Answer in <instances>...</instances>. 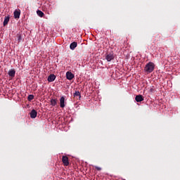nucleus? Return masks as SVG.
<instances>
[{
	"label": "nucleus",
	"mask_w": 180,
	"mask_h": 180,
	"mask_svg": "<svg viewBox=\"0 0 180 180\" xmlns=\"http://www.w3.org/2000/svg\"><path fill=\"white\" fill-rule=\"evenodd\" d=\"M15 74L16 71L15 70V69H11L8 71V75L9 77H11V78H13Z\"/></svg>",
	"instance_id": "obj_8"
},
{
	"label": "nucleus",
	"mask_w": 180,
	"mask_h": 180,
	"mask_svg": "<svg viewBox=\"0 0 180 180\" xmlns=\"http://www.w3.org/2000/svg\"><path fill=\"white\" fill-rule=\"evenodd\" d=\"M56 80V76L54 75H50L49 77H48V82H53V81Z\"/></svg>",
	"instance_id": "obj_9"
},
{
	"label": "nucleus",
	"mask_w": 180,
	"mask_h": 180,
	"mask_svg": "<svg viewBox=\"0 0 180 180\" xmlns=\"http://www.w3.org/2000/svg\"><path fill=\"white\" fill-rule=\"evenodd\" d=\"M11 19V17H9V15L6 16L4 18V26H6V25H8V23H9V20Z\"/></svg>",
	"instance_id": "obj_11"
},
{
	"label": "nucleus",
	"mask_w": 180,
	"mask_h": 180,
	"mask_svg": "<svg viewBox=\"0 0 180 180\" xmlns=\"http://www.w3.org/2000/svg\"><path fill=\"white\" fill-rule=\"evenodd\" d=\"M154 68H155V65L153 62L148 63L144 68L145 72L148 74H151L154 71Z\"/></svg>",
	"instance_id": "obj_1"
},
{
	"label": "nucleus",
	"mask_w": 180,
	"mask_h": 180,
	"mask_svg": "<svg viewBox=\"0 0 180 180\" xmlns=\"http://www.w3.org/2000/svg\"><path fill=\"white\" fill-rule=\"evenodd\" d=\"M150 92H154V89H150Z\"/></svg>",
	"instance_id": "obj_19"
},
{
	"label": "nucleus",
	"mask_w": 180,
	"mask_h": 180,
	"mask_svg": "<svg viewBox=\"0 0 180 180\" xmlns=\"http://www.w3.org/2000/svg\"><path fill=\"white\" fill-rule=\"evenodd\" d=\"M105 59L108 62L112 61V60H115V54L113 53V52H110V53H107V55L105 56Z\"/></svg>",
	"instance_id": "obj_3"
},
{
	"label": "nucleus",
	"mask_w": 180,
	"mask_h": 180,
	"mask_svg": "<svg viewBox=\"0 0 180 180\" xmlns=\"http://www.w3.org/2000/svg\"><path fill=\"white\" fill-rule=\"evenodd\" d=\"M74 74H72V72H66V78L67 79H69V81H71V79H72L74 78Z\"/></svg>",
	"instance_id": "obj_6"
},
{
	"label": "nucleus",
	"mask_w": 180,
	"mask_h": 180,
	"mask_svg": "<svg viewBox=\"0 0 180 180\" xmlns=\"http://www.w3.org/2000/svg\"><path fill=\"white\" fill-rule=\"evenodd\" d=\"M57 102H58L57 99L52 98L51 100V106H56V105H57Z\"/></svg>",
	"instance_id": "obj_15"
},
{
	"label": "nucleus",
	"mask_w": 180,
	"mask_h": 180,
	"mask_svg": "<svg viewBox=\"0 0 180 180\" xmlns=\"http://www.w3.org/2000/svg\"><path fill=\"white\" fill-rule=\"evenodd\" d=\"M62 162L65 167H68L70 165V160H68V157L63 155L62 157Z\"/></svg>",
	"instance_id": "obj_2"
},
{
	"label": "nucleus",
	"mask_w": 180,
	"mask_h": 180,
	"mask_svg": "<svg viewBox=\"0 0 180 180\" xmlns=\"http://www.w3.org/2000/svg\"><path fill=\"white\" fill-rule=\"evenodd\" d=\"M77 42L74 41L71 43L70 45V50H75V48L77 47Z\"/></svg>",
	"instance_id": "obj_13"
},
{
	"label": "nucleus",
	"mask_w": 180,
	"mask_h": 180,
	"mask_svg": "<svg viewBox=\"0 0 180 180\" xmlns=\"http://www.w3.org/2000/svg\"><path fill=\"white\" fill-rule=\"evenodd\" d=\"M73 96L75 98H76L77 99H81V93L79 92V91H76L74 94H73Z\"/></svg>",
	"instance_id": "obj_10"
},
{
	"label": "nucleus",
	"mask_w": 180,
	"mask_h": 180,
	"mask_svg": "<svg viewBox=\"0 0 180 180\" xmlns=\"http://www.w3.org/2000/svg\"><path fill=\"white\" fill-rule=\"evenodd\" d=\"M96 169H97V171H101L102 168L98 167V166H95Z\"/></svg>",
	"instance_id": "obj_18"
},
{
	"label": "nucleus",
	"mask_w": 180,
	"mask_h": 180,
	"mask_svg": "<svg viewBox=\"0 0 180 180\" xmlns=\"http://www.w3.org/2000/svg\"><path fill=\"white\" fill-rule=\"evenodd\" d=\"M14 18L15 19H19V18H20V12L18 10L14 11Z\"/></svg>",
	"instance_id": "obj_12"
},
{
	"label": "nucleus",
	"mask_w": 180,
	"mask_h": 180,
	"mask_svg": "<svg viewBox=\"0 0 180 180\" xmlns=\"http://www.w3.org/2000/svg\"><path fill=\"white\" fill-rule=\"evenodd\" d=\"M37 14L38 15V16H39V18H43L44 16V13H43V11L38 10L37 11Z\"/></svg>",
	"instance_id": "obj_14"
},
{
	"label": "nucleus",
	"mask_w": 180,
	"mask_h": 180,
	"mask_svg": "<svg viewBox=\"0 0 180 180\" xmlns=\"http://www.w3.org/2000/svg\"><path fill=\"white\" fill-rule=\"evenodd\" d=\"M30 117L31 119H36V117H37V111H36V110L33 109L30 113Z\"/></svg>",
	"instance_id": "obj_4"
},
{
	"label": "nucleus",
	"mask_w": 180,
	"mask_h": 180,
	"mask_svg": "<svg viewBox=\"0 0 180 180\" xmlns=\"http://www.w3.org/2000/svg\"><path fill=\"white\" fill-rule=\"evenodd\" d=\"M34 99V95H29L27 97V101H29L30 102H32V101H33Z\"/></svg>",
	"instance_id": "obj_16"
},
{
	"label": "nucleus",
	"mask_w": 180,
	"mask_h": 180,
	"mask_svg": "<svg viewBox=\"0 0 180 180\" xmlns=\"http://www.w3.org/2000/svg\"><path fill=\"white\" fill-rule=\"evenodd\" d=\"M136 102H143L144 101V97L142 95H138L135 98Z\"/></svg>",
	"instance_id": "obj_7"
},
{
	"label": "nucleus",
	"mask_w": 180,
	"mask_h": 180,
	"mask_svg": "<svg viewBox=\"0 0 180 180\" xmlns=\"http://www.w3.org/2000/svg\"><path fill=\"white\" fill-rule=\"evenodd\" d=\"M65 98L64 96L60 97V108H65Z\"/></svg>",
	"instance_id": "obj_5"
},
{
	"label": "nucleus",
	"mask_w": 180,
	"mask_h": 180,
	"mask_svg": "<svg viewBox=\"0 0 180 180\" xmlns=\"http://www.w3.org/2000/svg\"><path fill=\"white\" fill-rule=\"evenodd\" d=\"M18 41H22V35L17 34Z\"/></svg>",
	"instance_id": "obj_17"
}]
</instances>
